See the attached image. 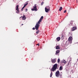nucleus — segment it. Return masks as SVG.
<instances>
[{"instance_id": "5", "label": "nucleus", "mask_w": 78, "mask_h": 78, "mask_svg": "<svg viewBox=\"0 0 78 78\" xmlns=\"http://www.w3.org/2000/svg\"><path fill=\"white\" fill-rule=\"evenodd\" d=\"M16 10L17 11V12H16V13H19V5H17L16 6Z\"/></svg>"}, {"instance_id": "12", "label": "nucleus", "mask_w": 78, "mask_h": 78, "mask_svg": "<svg viewBox=\"0 0 78 78\" xmlns=\"http://www.w3.org/2000/svg\"><path fill=\"white\" fill-rule=\"evenodd\" d=\"M56 39L57 41H60V39H61V38L59 37H57L56 38Z\"/></svg>"}, {"instance_id": "18", "label": "nucleus", "mask_w": 78, "mask_h": 78, "mask_svg": "<svg viewBox=\"0 0 78 78\" xmlns=\"http://www.w3.org/2000/svg\"><path fill=\"white\" fill-rule=\"evenodd\" d=\"M52 73H52V72H51V73L50 74V77H51V76H52Z\"/></svg>"}, {"instance_id": "25", "label": "nucleus", "mask_w": 78, "mask_h": 78, "mask_svg": "<svg viewBox=\"0 0 78 78\" xmlns=\"http://www.w3.org/2000/svg\"><path fill=\"white\" fill-rule=\"evenodd\" d=\"M64 12H65H65H66V10H65V11H64Z\"/></svg>"}, {"instance_id": "26", "label": "nucleus", "mask_w": 78, "mask_h": 78, "mask_svg": "<svg viewBox=\"0 0 78 78\" xmlns=\"http://www.w3.org/2000/svg\"><path fill=\"white\" fill-rule=\"evenodd\" d=\"M23 25V24H22V25Z\"/></svg>"}, {"instance_id": "19", "label": "nucleus", "mask_w": 78, "mask_h": 78, "mask_svg": "<svg viewBox=\"0 0 78 78\" xmlns=\"http://www.w3.org/2000/svg\"><path fill=\"white\" fill-rule=\"evenodd\" d=\"M39 33V30H38V31H37L36 32V34H38Z\"/></svg>"}, {"instance_id": "9", "label": "nucleus", "mask_w": 78, "mask_h": 78, "mask_svg": "<svg viewBox=\"0 0 78 78\" xmlns=\"http://www.w3.org/2000/svg\"><path fill=\"white\" fill-rule=\"evenodd\" d=\"M60 48V45H58L56 46V50H57L58 49H59Z\"/></svg>"}, {"instance_id": "8", "label": "nucleus", "mask_w": 78, "mask_h": 78, "mask_svg": "<svg viewBox=\"0 0 78 78\" xmlns=\"http://www.w3.org/2000/svg\"><path fill=\"white\" fill-rule=\"evenodd\" d=\"M72 40V37H69V38L68 39V41H71Z\"/></svg>"}, {"instance_id": "10", "label": "nucleus", "mask_w": 78, "mask_h": 78, "mask_svg": "<svg viewBox=\"0 0 78 78\" xmlns=\"http://www.w3.org/2000/svg\"><path fill=\"white\" fill-rule=\"evenodd\" d=\"M26 18H27L26 17V16H25V15H23L22 17L23 20H25Z\"/></svg>"}, {"instance_id": "3", "label": "nucleus", "mask_w": 78, "mask_h": 78, "mask_svg": "<svg viewBox=\"0 0 78 78\" xmlns=\"http://www.w3.org/2000/svg\"><path fill=\"white\" fill-rule=\"evenodd\" d=\"M50 8L49 6H47L45 8V12H48L49 11H50Z\"/></svg>"}, {"instance_id": "21", "label": "nucleus", "mask_w": 78, "mask_h": 78, "mask_svg": "<svg viewBox=\"0 0 78 78\" xmlns=\"http://www.w3.org/2000/svg\"><path fill=\"white\" fill-rule=\"evenodd\" d=\"M25 6H23L22 9V10H23V9L24 8H25Z\"/></svg>"}, {"instance_id": "4", "label": "nucleus", "mask_w": 78, "mask_h": 78, "mask_svg": "<svg viewBox=\"0 0 78 78\" xmlns=\"http://www.w3.org/2000/svg\"><path fill=\"white\" fill-rule=\"evenodd\" d=\"M55 75L57 77H59V71H58L55 73Z\"/></svg>"}, {"instance_id": "15", "label": "nucleus", "mask_w": 78, "mask_h": 78, "mask_svg": "<svg viewBox=\"0 0 78 78\" xmlns=\"http://www.w3.org/2000/svg\"><path fill=\"white\" fill-rule=\"evenodd\" d=\"M62 7H61L60 8L59 11H61V10H62Z\"/></svg>"}, {"instance_id": "13", "label": "nucleus", "mask_w": 78, "mask_h": 78, "mask_svg": "<svg viewBox=\"0 0 78 78\" xmlns=\"http://www.w3.org/2000/svg\"><path fill=\"white\" fill-rule=\"evenodd\" d=\"M76 29V28H75V27H73V28L72 29V31H75V29Z\"/></svg>"}, {"instance_id": "20", "label": "nucleus", "mask_w": 78, "mask_h": 78, "mask_svg": "<svg viewBox=\"0 0 78 78\" xmlns=\"http://www.w3.org/2000/svg\"><path fill=\"white\" fill-rule=\"evenodd\" d=\"M58 61V63H59V62L60 61V59L58 58V60H57Z\"/></svg>"}, {"instance_id": "28", "label": "nucleus", "mask_w": 78, "mask_h": 78, "mask_svg": "<svg viewBox=\"0 0 78 78\" xmlns=\"http://www.w3.org/2000/svg\"><path fill=\"white\" fill-rule=\"evenodd\" d=\"M36 5L35 4V6H36Z\"/></svg>"}, {"instance_id": "11", "label": "nucleus", "mask_w": 78, "mask_h": 78, "mask_svg": "<svg viewBox=\"0 0 78 78\" xmlns=\"http://www.w3.org/2000/svg\"><path fill=\"white\" fill-rule=\"evenodd\" d=\"M59 53V50H57L56 51V52L55 53V55H58V53Z\"/></svg>"}, {"instance_id": "22", "label": "nucleus", "mask_w": 78, "mask_h": 78, "mask_svg": "<svg viewBox=\"0 0 78 78\" xmlns=\"http://www.w3.org/2000/svg\"><path fill=\"white\" fill-rule=\"evenodd\" d=\"M43 4H44V2H42L41 3V5H43Z\"/></svg>"}, {"instance_id": "29", "label": "nucleus", "mask_w": 78, "mask_h": 78, "mask_svg": "<svg viewBox=\"0 0 78 78\" xmlns=\"http://www.w3.org/2000/svg\"><path fill=\"white\" fill-rule=\"evenodd\" d=\"M22 17H20V18H21Z\"/></svg>"}, {"instance_id": "24", "label": "nucleus", "mask_w": 78, "mask_h": 78, "mask_svg": "<svg viewBox=\"0 0 78 78\" xmlns=\"http://www.w3.org/2000/svg\"><path fill=\"white\" fill-rule=\"evenodd\" d=\"M38 45V46H39V44H37V45Z\"/></svg>"}, {"instance_id": "16", "label": "nucleus", "mask_w": 78, "mask_h": 78, "mask_svg": "<svg viewBox=\"0 0 78 78\" xmlns=\"http://www.w3.org/2000/svg\"><path fill=\"white\" fill-rule=\"evenodd\" d=\"M62 62L63 63H64V64H66V61H65V60H63L62 61Z\"/></svg>"}, {"instance_id": "17", "label": "nucleus", "mask_w": 78, "mask_h": 78, "mask_svg": "<svg viewBox=\"0 0 78 78\" xmlns=\"http://www.w3.org/2000/svg\"><path fill=\"white\" fill-rule=\"evenodd\" d=\"M28 4V3H26V4L24 5V7H25V6H27Z\"/></svg>"}, {"instance_id": "14", "label": "nucleus", "mask_w": 78, "mask_h": 78, "mask_svg": "<svg viewBox=\"0 0 78 78\" xmlns=\"http://www.w3.org/2000/svg\"><path fill=\"white\" fill-rule=\"evenodd\" d=\"M62 70V66H60L59 68V70Z\"/></svg>"}, {"instance_id": "2", "label": "nucleus", "mask_w": 78, "mask_h": 78, "mask_svg": "<svg viewBox=\"0 0 78 78\" xmlns=\"http://www.w3.org/2000/svg\"><path fill=\"white\" fill-rule=\"evenodd\" d=\"M57 65L56 64L54 65V66L52 67V69L51 70V71H55V70L56 69H57Z\"/></svg>"}, {"instance_id": "27", "label": "nucleus", "mask_w": 78, "mask_h": 78, "mask_svg": "<svg viewBox=\"0 0 78 78\" xmlns=\"http://www.w3.org/2000/svg\"><path fill=\"white\" fill-rule=\"evenodd\" d=\"M26 10H27V9H26Z\"/></svg>"}, {"instance_id": "7", "label": "nucleus", "mask_w": 78, "mask_h": 78, "mask_svg": "<svg viewBox=\"0 0 78 78\" xmlns=\"http://www.w3.org/2000/svg\"><path fill=\"white\" fill-rule=\"evenodd\" d=\"M51 61L52 63H55L56 62V58L52 59H51Z\"/></svg>"}, {"instance_id": "23", "label": "nucleus", "mask_w": 78, "mask_h": 78, "mask_svg": "<svg viewBox=\"0 0 78 78\" xmlns=\"http://www.w3.org/2000/svg\"><path fill=\"white\" fill-rule=\"evenodd\" d=\"M33 29L34 30H35V28H34H34H33Z\"/></svg>"}, {"instance_id": "6", "label": "nucleus", "mask_w": 78, "mask_h": 78, "mask_svg": "<svg viewBox=\"0 0 78 78\" xmlns=\"http://www.w3.org/2000/svg\"><path fill=\"white\" fill-rule=\"evenodd\" d=\"M34 8L32 9V11H35V10H36V11H37V7L36 6H35L34 7Z\"/></svg>"}, {"instance_id": "1", "label": "nucleus", "mask_w": 78, "mask_h": 78, "mask_svg": "<svg viewBox=\"0 0 78 78\" xmlns=\"http://www.w3.org/2000/svg\"><path fill=\"white\" fill-rule=\"evenodd\" d=\"M43 18H44V17H43V16H41L39 21L35 25V28L37 30H38L39 29V25L40 24V23L42 22V19H43Z\"/></svg>"}]
</instances>
